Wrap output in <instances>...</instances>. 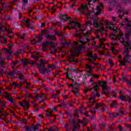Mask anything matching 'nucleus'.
<instances>
[{
  "mask_svg": "<svg viewBox=\"0 0 131 131\" xmlns=\"http://www.w3.org/2000/svg\"><path fill=\"white\" fill-rule=\"evenodd\" d=\"M26 97H27L28 98H33V97H32V95H31V94L29 93L26 94Z\"/></svg>",
  "mask_w": 131,
  "mask_h": 131,
  "instance_id": "5fc2aeb1",
  "label": "nucleus"
},
{
  "mask_svg": "<svg viewBox=\"0 0 131 131\" xmlns=\"http://www.w3.org/2000/svg\"><path fill=\"white\" fill-rule=\"evenodd\" d=\"M108 63H109L110 65H111V66H113V65H114L113 61H112V59H108Z\"/></svg>",
  "mask_w": 131,
  "mask_h": 131,
  "instance_id": "c03bdc74",
  "label": "nucleus"
},
{
  "mask_svg": "<svg viewBox=\"0 0 131 131\" xmlns=\"http://www.w3.org/2000/svg\"><path fill=\"white\" fill-rule=\"evenodd\" d=\"M123 23L127 22V24H121V26H125V29L126 30V33L125 34V38L126 40H124L123 36V33L120 31L119 33V35H115V38L117 40H119L120 38L123 39L122 43H125V50L123 53L124 57V61H128L130 59V55H129V51H131V41L129 40V37L131 35V29L128 30V29L131 27V21H129L128 18H125L123 20Z\"/></svg>",
  "mask_w": 131,
  "mask_h": 131,
  "instance_id": "f257e3e1",
  "label": "nucleus"
},
{
  "mask_svg": "<svg viewBox=\"0 0 131 131\" xmlns=\"http://www.w3.org/2000/svg\"><path fill=\"white\" fill-rule=\"evenodd\" d=\"M99 85H101V86H104L106 85V82H105V81L101 82V81H99Z\"/></svg>",
  "mask_w": 131,
  "mask_h": 131,
  "instance_id": "c9c22d12",
  "label": "nucleus"
},
{
  "mask_svg": "<svg viewBox=\"0 0 131 131\" xmlns=\"http://www.w3.org/2000/svg\"><path fill=\"white\" fill-rule=\"evenodd\" d=\"M26 5L27 4H23L22 6L21 9L23 11H25V10H26Z\"/></svg>",
  "mask_w": 131,
  "mask_h": 131,
  "instance_id": "09e8293b",
  "label": "nucleus"
},
{
  "mask_svg": "<svg viewBox=\"0 0 131 131\" xmlns=\"http://www.w3.org/2000/svg\"><path fill=\"white\" fill-rule=\"evenodd\" d=\"M66 78L69 79L70 80H72V82H74V79L70 78V77H69V75H67Z\"/></svg>",
  "mask_w": 131,
  "mask_h": 131,
  "instance_id": "a19ab883",
  "label": "nucleus"
},
{
  "mask_svg": "<svg viewBox=\"0 0 131 131\" xmlns=\"http://www.w3.org/2000/svg\"><path fill=\"white\" fill-rule=\"evenodd\" d=\"M65 113H66V114H67V115L68 116H72L71 113L70 112H69V111H66Z\"/></svg>",
  "mask_w": 131,
  "mask_h": 131,
  "instance_id": "8fccbe9b",
  "label": "nucleus"
},
{
  "mask_svg": "<svg viewBox=\"0 0 131 131\" xmlns=\"http://www.w3.org/2000/svg\"><path fill=\"white\" fill-rule=\"evenodd\" d=\"M103 106H104V104L103 103H97L95 108L96 109H99L100 107H102Z\"/></svg>",
  "mask_w": 131,
  "mask_h": 131,
  "instance_id": "2f4dec72",
  "label": "nucleus"
},
{
  "mask_svg": "<svg viewBox=\"0 0 131 131\" xmlns=\"http://www.w3.org/2000/svg\"><path fill=\"white\" fill-rule=\"evenodd\" d=\"M121 4L122 5H127V4H129V0H121Z\"/></svg>",
  "mask_w": 131,
  "mask_h": 131,
  "instance_id": "a878e982",
  "label": "nucleus"
},
{
  "mask_svg": "<svg viewBox=\"0 0 131 131\" xmlns=\"http://www.w3.org/2000/svg\"><path fill=\"white\" fill-rule=\"evenodd\" d=\"M108 29H111V30H114L115 28H114L113 26H110L108 27Z\"/></svg>",
  "mask_w": 131,
  "mask_h": 131,
  "instance_id": "052dcab7",
  "label": "nucleus"
},
{
  "mask_svg": "<svg viewBox=\"0 0 131 131\" xmlns=\"http://www.w3.org/2000/svg\"><path fill=\"white\" fill-rule=\"evenodd\" d=\"M18 62V60H16V61H12V65H17Z\"/></svg>",
  "mask_w": 131,
  "mask_h": 131,
  "instance_id": "4d7b16f0",
  "label": "nucleus"
},
{
  "mask_svg": "<svg viewBox=\"0 0 131 131\" xmlns=\"http://www.w3.org/2000/svg\"><path fill=\"white\" fill-rule=\"evenodd\" d=\"M86 68H87V69H90V70H92L93 66H90L89 64H86Z\"/></svg>",
  "mask_w": 131,
  "mask_h": 131,
  "instance_id": "ea45409f",
  "label": "nucleus"
},
{
  "mask_svg": "<svg viewBox=\"0 0 131 131\" xmlns=\"http://www.w3.org/2000/svg\"><path fill=\"white\" fill-rule=\"evenodd\" d=\"M88 61H95V60H96V58L94 57L93 56V57L88 58Z\"/></svg>",
  "mask_w": 131,
  "mask_h": 131,
  "instance_id": "37998d69",
  "label": "nucleus"
},
{
  "mask_svg": "<svg viewBox=\"0 0 131 131\" xmlns=\"http://www.w3.org/2000/svg\"><path fill=\"white\" fill-rule=\"evenodd\" d=\"M55 34L56 35H57V36H61V34L57 31L55 32Z\"/></svg>",
  "mask_w": 131,
  "mask_h": 131,
  "instance_id": "69168bd1",
  "label": "nucleus"
},
{
  "mask_svg": "<svg viewBox=\"0 0 131 131\" xmlns=\"http://www.w3.org/2000/svg\"><path fill=\"white\" fill-rule=\"evenodd\" d=\"M40 62L41 63V64H40L39 66V67H42L43 66V67H45V65H46V64H47V61H45L43 60V59H40Z\"/></svg>",
  "mask_w": 131,
  "mask_h": 131,
  "instance_id": "393cba45",
  "label": "nucleus"
},
{
  "mask_svg": "<svg viewBox=\"0 0 131 131\" xmlns=\"http://www.w3.org/2000/svg\"><path fill=\"white\" fill-rule=\"evenodd\" d=\"M21 121H22V122H24L25 124H27V120H26V119L24 118Z\"/></svg>",
  "mask_w": 131,
  "mask_h": 131,
  "instance_id": "49530a36",
  "label": "nucleus"
},
{
  "mask_svg": "<svg viewBox=\"0 0 131 131\" xmlns=\"http://www.w3.org/2000/svg\"><path fill=\"white\" fill-rule=\"evenodd\" d=\"M117 3V0H111L110 4L111 6H113L114 7L115 6V4Z\"/></svg>",
  "mask_w": 131,
  "mask_h": 131,
  "instance_id": "7c9ffc66",
  "label": "nucleus"
},
{
  "mask_svg": "<svg viewBox=\"0 0 131 131\" xmlns=\"http://www.w3.org/2000/svg\"><path fill=\"white\" fill-rule=\"evenodd\" d=\"M48 43H50V45H51V47H53V48H54V47H56V44L53 42H50L48 41H46L42 43L43 47H47Z\"/></svg>",
  "mask_w": 131,
  "mask_h": 131,
  "instance_id": "f3484780",
  "label": "nucleus"
},
{
  "mask_svg": "<svg viewBox=\"0 0 131 131\" xmlns=\"http://www.w3.org/2000/svg\"><path fill=\"white\" fill-rule=\"evenodd\" d=\"M75 51L76 53L79 56V54H80V51H81V46H78L77 47Z\"/></svg>",
  "mask_w": 131,
  "mask_h": 131,
  "instance_id": "5701e85b",
  "label": "nucleus"
},
{
  "mask_svg": "<svg viewBox=\"0 0 131 131\" xmlns=\"http://www.w3.org/2000/svg\"><path fill=\"white\" fill-rule=\"evenodd\" d=\"M79 128H80L79 125H78V124H76L75 126H74L72 128V130H73V131H75V130H76V129H79Z\"/></svg>",
  "mask_w": 131,
  "mask_h": 131,
  "instance_id": "b1692460",
  "label": "nucleus"
},
{
  "mask_svg": "<svg viewBox=\"0 0 131 131\" xmlns=\"http://www.w3.org/2000/svg\"><path fill=\"white\" fill-rule=\"evenodd\" d=\"M6 53L8 54V55H12V51L11 50H6Z\"/></svg>",
  "mask_w": 131,
  "mask_h": 131,
  "instance_id": "603ef678",
  "label": "nucleus"
},
{
  "mask_svg": "<svg viewBox=\"0 0 131 131\" xmlns=\"http://www.w3.org/2000/svg\"><path fill=\"white\" fill-rule=\"evenodd\" d=\"M6 98L9 101V102H10V103H11V104H14L15 106H17V102H16V100H13V98L10 97L9 95H7L6 96Z\"/></svg>",
  "mask_w": 131,
  "mask_h": 131,
  "instance_id": "9b49d317",
  "label": "nucleus"
},
{
  "mask_svg": "<svg viewBox=\"0 0 131 131\" xmlns=\"http://www.w3.org/2000/svg\"><path fill=\"white\" fill-rule=\"evenodd\" d=\"M10 16L9 15H6L4 17L5 20H6L7 21H10Z\"/></svg>",
  "mask_w": 131,
  "mask_h": 131,
  "instance_id": "79ce46f5",
  "label": "nucleus"
},
{
  "mask_svg": "<svg viewBox=\"0 0 131 131\" xmlns=\"http://www.w3.org/2000/svg\"><path fill=\"white\" fill-rule=\"evenodd\" d=\"M16 72V71H14V70H13L12 71H10L9 72H6L5 74V75H6V76H11V78H14V77H15V73Z\"/></svg>",
  "mask_w": 131,
  "mask_h": 131,
  "instance_id": "f8f14e48",
  "label": "nucleus"
},
{
  "mask_svg": "<svg viewBox=\"0 0 131 131\" xmlns=\"http://www.w3.org/2000/svg\"><path fill=\"white\" fill-rule=\"evenodd\" d=\"M23 4L24 5H27V4H28V0H23Z\"/></svg>",
  "mask_w": 131,
  "mask_h": 131,
  "instance_id": "864d4df0",
  "label": "nucleus"
},
{
  "mask_svg": "<svg viewBox=\"0 0 131 131\" xmlns=\"http://www.w3.org/2000/svg\"><path fill=\"white\" fill-rule=\"evenodd\" d=\"M46 38L50 39V40H56V37H55V35L48 34L46 36Z\"/></svg>",
  "mask_w": 131,
  "mask_h": 131,
  "instance_id": "a211bd4d",
  "label": "nucleus"
},
{
  "mask_svg": "<svg viewBox=\"0 0 131 131\" xmlns=\"http://www.w3.org/2000/svg\"><path fill=\"white\" fill-rule=\"evenodd\" d=\"M118 17L120 19H122V16L124 15H128V11L125 10L123 11L122 9H119L118 11Z\"/></svg>",
  "mask_w": 131,
  "mask_h": 131,
  "instance_id": "0eeeda50",
  "label": "nucleus"
},
{
  "mask_svg": "<svg viewBox=\"0 0 131 131\" xmlns=\"http://www.w3.org/2000/svg\"><path fill=\"white\" fill-rule=\"evenodd\" d=\"M75 122H76L75 119H72L70 120V123L71 124H75Z\"/></svg>",
  "mask_w": 131,
  "mask_h": 131,
  "instance_id": "4c0bfd02",
  "label": "nucleus"
},
{
  "mask_svg": "<svg viewBox=\"0 0 131 131\" xmlns=\"http://www.w3.org/2000/svg\"><path fill=\"white\" fill-rule=\"evenodd\" d=\"M120 100L121 101H124V102H129V103H131V97L129 95H125V96H121L120 95Z\"/></svg>",
  "mask_w": 131,
  "mask_h": 131,
  "instance_id": "423d86ee",
  "label": "nucleus"
},
{
  "mask_svg": "<svg viewBox=\"0 0 131 131\" xmlns=\"http://www.w3.org/2000/svg\"><path fill=\"white\" fill-rule=\"evenodd\" d=\"M6 103L5 102V101L3 103L1 104V108L2 109V110H3L4 109V108H6V107H7V105H6Z\"/></svg>",
  "mask_w": 131,
  "mask_h": 131,
  "instance_id": "473e14b6",
  "label": "nucleus"
},
{
  "mask_svg": "<svg viewBox=\"0 0 131 131\" xmlns=\"http://www.w3.org/2000/svg\"><path fill=\"white\" fill-rule=\"evenodd\" d=\"M96 97H98V98H101V94H99L98 93L93 94V96H91L89 99L90 101L92 100H95L96 99Z\"/></svg>",
  "mask_w": 131,
  "mask_h": 131,
  "instance_id": "6ab92c4d",
  "label": "nucleus"
},
{
  "mask_svg": "<svg viewBox=\"0 0 131 131\" xmlns=\"http://www.w3.org/2000/svg\"><path fill=\"white\" fill-rule=\"evenodd\" d=\"M92 76H93V77H95V78H99V76H98V75H92Z\"/></svg>",
  "mask_w": 131,
  "mask_h": 131,
  "instance_id": "774afa93",
  "label": "nucleus"
},
{
  "mask_svg": "<svg viewBox=\"0 0 131 131\" xmlns=\"http://www.w3.org/2000/svg\"><path fill=\"white\" fill-rule=\"evenodd\" d=\"M15 71V72L14 73V75L16 74V75H19L20 76V74H22L21 73H20L19 71H18L16 70H14Z\"/></svg>",
  "mask_w": 131,
  "mask_h": 131,
  "instance_id": "a18cd8bd",
  "label": "nucleus"
},
{
  "mask_svg": "<svg viewBox=\"0 0 131 131\" xmlns=\"http://www.w3.org/2000/svg\"><path fill=\"white\" fill-rule=\"evenodd\" d=\"M40 127V124H36V125L33 124V130H38V128Z\"/></svg>",
  "mask_w": 131,
  "mask_h": 131,
  "instance_id": "4be33fe9",
  "label": "nucleus"
},
{
  "mask_svg": "<svg viewBox=\"0 0 131 131\" xmlns=\"http://www.w3.org/2000/svg\"><path fill=\"white\" fill-rule=\"evenodd\" d=\"M88 55H89V56L90 57V58H92V57H93L94 56L93 55V54H92V53H91V52H89V53H88Z\"/></svg>",
  "mask_w": 131,
  "mask_h": 131,
  "instance_id": "680f3d73",
  "label": "nucleus"
},
{
  "mask_svg": "<svg viewBox=\"0 0 131 131\" xmlns=\"http://www.w3.org/2000/svg\"><path fill=\"white\" fill-rule=\"evenodd\" d=\"M101 8H103V4H100L99 5H97L96 8L97 12H98L99 13H101V12L102 11Z\"/></svg>",
  "mask_w": 131,
  "mask_h": 131,
  "instance_id": "aec40b11",
  "label": "nucleus"
},
{
  "mask_svg": "<svg viewBox=\"0 0 131 131\" xmlns=\"http://www.w3.org/2000/svg\"><path fill=\"white\" fill-rule=\"evenodd\" d=\"M46 129H47L48 131H58V128L56 126L44 128V131H45Z\"/></svg>",
  "mask_w": 131,
  "mask_h": 131,
  "instance_id": "dca6fc26",
  "label": "nucleus"
},
{
  "mask_svg": "<svg viewBox=\"0 0 131 131\" xmlns=\"http://www.w3.org/2000/svg\"><path fill=\"white\" fill-rule=\"evenodd\" d=\"M93 23L92 22V21H87L86 23V25L87 26H91V25H95L96 26V27H99V24L98 23V18L93 19Z\"/></svg>",
  "mask_w": 131,
  "mask_h": 131,
  "instance_id": "6e6552de",
  "label": "nucleus"
},
{
  "mask_svg": "<svg viewBox=\"0 0 131 131\" xmlns=\"http://www.w3.org/2000/svg\"><path fill=\"white\" fill-rule=\"evenodd\" d=\"M48 32V30H45L42 31L41 34H39L36 36V39H33V40L35 41V43H38V42H41L42 39H43V35Z\"/></svg>",
  "mask_w": 131,
  "mask_h": 131,
  "instance_id": "20e7f679",
  "label": "nucleus"
},
{
  "mask_svg": "<svg viewBox=\"0 0 131 131\" xmlns=\"http://www.w3.org/2000/svg\"><path fill=\"white\" fill-rule=\"evenodd\" d=\"M30 60L28 59L24 58L21 60V63L24 66H27L29 64Z\"/></svg>",
  "mask_w": 131,
  "mask_h": 131,
  "instance_id": "4468645a",
  "label": "nucleus"
},
{
  "mask_svg": "<svg viewBox=\"0 0 131 131\" xmlns=\"http://www.w3.org/2000/svg\"><path fill=\"white\" fill-rule=\"evenodd\" d=\"M52 98L54 99V100H56V99H57V95L53 93L52 95Z\"/></svg>",
  "mask_w": 131,
  "mask_h": 131,
  "instance_id": "3c124183",
  "label": "nucleus"
},
{
  "mask_svg": "<svg viewBox=\"0 0 131 131\" xmlns=\"http://www.w3.org/2000/svg\"><path fill=\"white\" fill-rule=\"evenodd\" d=\"M24 106H23V108H24L25 109H26V110H28V109H29V104H28V102L27 101H26V100H24Z\"/></svg>",
  "mask_w": 131,
  "mask_h": 131,
  "instance_id": "412c9836",
  "label": "nucleus"
},
{
  "mask_svg": "<svg viewBox=\"0 0 131 131\" xmlns=\"http://www.w3.org/2000/svg\"><path fill=\"white\" fill-rule=\"evenodd\" d=\"M25 128L26 131H32V130H33L32 128L30 126H25Z\"/></svg>",
  "mask_w": 131,
  "mask_h": 131,
  "instance_id": "72a5a7b5",
  "label": "nucleus"
},
{
  "mask_svg": "<svg viewBox=\"0 0 131 131\" xmlns=\"http://www.w3.org/2000/svg\"><path fill=\"white\" fill-rule=\"evenodd\" d=\"M120 80H122V81H126H126H127V80H126V79L124 77H123V78H120L119 79Z\"/></svg>",
  "mask_w": 131,
  "mask_h": 131,
  "instance_id": "bf43d9fd",
  "label": "nucleus"
},
{
  "mask_svg": "<svg viewBox=\"0 0 131 131\" xmlns=\"http://www.w3.org/2000/svg\"><path fill=\"white\" fill-rule=\"evenodd\" d=\"M119 116L118 113H116V114L113 113L111 114L110 117H111V118H115V117H117V116Z\"/></svg>",
  "mask_w": 131,
  "mask_h": 131,
  "instance_id": "c756f323",
  "label": "nucleus"
},
{
  "mask_svg": "<svg viewBox=\"0 0 131 131\" xmlns=\"http://www.w3.org/2000/svg\"><path fill=\"white\" fill-rule=\"evenodd\" d=\"M22 77H23V75L20 74V76L18 78V80L20 81L21 84H24V83H26V80L23 79Z\"/></svg>",
  "mask_w": 131,
  "mask_h": 131,
  "instance_id": "2eb2a0df",
  "label": "nucleus"
},
{
  "mask_svg": "<svg viewBox=\"0 0 131 131\" xmlns=\"http://www.w3.org/2000/svg\"><path fill=\"white\" fill-rule=\"evenodd\" d=\"M125 126H126L127 127H128V128L131 127V125H129V124H127V123H125Z\"/></svg>",
  "mask_w": 131,
  "mask_h": 131,
  "instance_id": "338daca9",
  "label": "nucleus"
},
{
  "mask_svg": "<svg viewBox=\"0 0 131 131\" xmlns=\"http://www.w3.org/2000/svg\"><path fill=\"white\" fill-rule=\"evenodd\" d=\"M25 39V38H24V36L22 35L20 37V40H24Z\"/></svg>",
  "mask_w": 131,
  "mask_h": 131,
  "instance_id": "e2e57ef3",
  "label": "nucleus"
},
{
  "mask_svg": "<svg viewBox=\"0 0 131 131\" xmlns=\"http://www.w3.org/2000/svg\"><path fill=\"white\" fill-rule=\"evenodd\" d=\"M2 25L0 26V31L1 32H5V30L6 31H8V33H11V31L8 30V28L5 27V26L3 25V23H1ZM3 28H4L5 30H3Z\"/></svg>",
  "mask_w": 131,
  "mask_h": 131,
  "instance_id": "ddd939ff",
  "label": "nucleus"
},
{
  "mask_svg": "<svg viewBox=\"0 0 131 131\" xmlns=\"http://www.w3.org/2000/svg\"><path fill=\"white\" fill-rule=\"evenodd\" d=\"M59 19L60 20H62V21H63V22H66L67 20H70V24L72 26V27H68L69 29H75L77 27H78L79 28V31L78 30L76 31V35L75 37L77 38H83L84 37H90V35L91 34V31H87L86 33H83L84 31H85L86 30V27H84L83 29L80 28V25L79 23H77L75 20H73L71 19V18L70 17H69L67 14H62L60 15ZM81 33L82 35H81Z\"/></svg>",
  "mask_w": 131,
  "mask_h": 131,
  "instance_id": "f03ea898",
  "label": "nucleus"
},
{
  "mask_svg": "<svg viewBox=\"0 0 131 131\" xmlns=\"http://www.w3.org/2000/svg\"><path fill=\"white\" fill-rule=\"evenodd\" d=\"M74 114H73V116H74V117H77L78 118H79V115H78V114H77V113L78 112V110H75L74 111Z\"/></svg>",
  "mask_w": 131,
  "mask_h": 131,
  "instance_id": "cd10ccee",
  "label": "nucleus"
},
{
  "mask_svg": "<svg viewBox=\"0 0 131 131\" xmlns=\"http://www.w3.org/2000/svg\"><path fill=\"white\" fill-rule=\"evenodd\" d=\"M12 85H14L15 88H21V85L18 84L16 82H13L12 83Z\"/></svg>",
  "mask_w": 131,
  "mask_h": 131,
  "instance_id": "e433bc0d",
  "label": "nucleus"
},
{
  "mask_svg": "<svg viewBox=\"0 0 131 131\" xmlns=\"http://www.w3.org/2000/svg\"><path fill=\"white\" fill-rule=\"evenodd\" d=\"M117 105V104H116V102L113 100L112 102V104L110 105L111 108H113V107H115V108H116Z\"/></svg>",
  "mask_w": 131,
  "mask_h": 131,
  "instance_id": "bb28decb",
  "label": "nucleus"
},
{
  "mask_svg": "<svg viewBox=\"0 0 131 131\" xmlns=\"http://www.w3.org/2000/svg\"><path fill=\"white\" fill-rule=\"evenodd\" d=\"M38 68L40 74H45L48 73V72H50V70L47 68H45L43 66H42V67H38Z\"/></svg>",
  "mask_w": 131,
  "mask_h": 131,
  "instance_id": "1a4fd4ad",
  "label": "nucleus"
},
{
  "mask_svg": "<svg viewBox=\"0 0 131 131\" xmlns=\"http://www.w3.org/2000/svg\"><path fill=\"white\" fill-rule=\"evenodd\" d=\"M74 83V90L72 91V93L74 94L76 96H78V92H79V83H77V80H74V82H72Z\"/></svg>",
  "mask_w": 131,
  "mask_h": 131,
  "instance_id": "39448f33",
  "label": "nucleus"
},
{
  "mask_svg": "<svg viewBox=\"0 0 131 131\" xmlns=\"http://www.w3.org/2000/svg\"><path fill=\"white\" fill-rule=\"evenodd\" d=\"M0 62H1V65H3L4 63H5L4 62V60H3V58H2V57H0Z\"/></svg>",
  "mask_w": 131,
  "mask_h": 131,
  "instance_id": "13d9d810",
  "label": "nucleus"
},
{
  "mask_svg": "<svg viewBox=\"0 0 131 131\" xmlns=\"http://www.w3.org/2000/svg\"><path fill=\"white\" fill-rule=\"evenodd\" d=\"M29 64H31L33 66H34L37 64V61L36 60H34V61L30 60Z\"/></svg>",
  "mask_w": 131,
  "mask_h": 131,
  "instance_id": "f704fd0d",
  "label": "nucleus"
},
{
  "mask_svg": "<svg viewBox=\"0 0 131 131\" xmlns=\"http://www.w3.org/2000/svg\"><path fill=\"white\" fill-rule=\"evenodd\" d=\"M3 68H5V67H2V68L0 69V74H4L6 73H5V71L3 69Z\"/></svg>",
  "mask_w": 131,
  "mask_h": 131,
  "instance_id": "58836bf2",
  "label": "nucleus"
},
{
  "mask_svg": "<svg viewBox=\"0 0 131 131\" xmlns=\"http://www.w3.org/2000/svg\"><path fill=\"white\" fill-rule=\"evenodd\" d=\"M70 62L71 63H76V61L73 59V58H71V60H70Z\"/></svg>",
  "mask_w": 131,
  "mask_h": 131,
  "instance_id": "6e6d98bb",
  "label": "nucleus"
},
{
  "mask_svg": "<svg viewBox=\"0 0 131 131\" xmlns=\"http://www.w3.org/2000/svg\"><path fill=\"white\" fill-rule=\"evenodd\" d=\"M38 116L39 118H44L45 117L42 114H39Z\"/></svg>",
  "mask_w": 131,
  "mask_h": 131,
  "instance_id": "0e129e2a",
  "label": "nucleus"
},
{
  "mask_svg": "<svg viewBox=\"0 0 131 131\" xmlns=\"http://www.w3.org/2000/svg\"><path fill=\"white\" fill-rule=\"evenodd\" d=\"M45 112L46 113V115H47V117H50L51 116H53V114H52V112L46 111Z\"/></svg>",
  "mask_w": 131,
  "mask_h": 131,
  "instance_id": "c85d7f7f",
  "label": "nucleus"
},
{
  "mask_svg": "<svg viewBox=\"0 0 131 131\" xmlns=\"http://www.w3.org/2000/svg\"><path fill=\"white\" fill-rule=\"evenodd\" d=\"M91 86H93V89H94V92L95 93H93V95H94V94H98L99 92V86H98V83L96 82H93Z\"/></svg>",
  "mask_w": 131,
  "mask_h": 131,
  "instance_id": "9d476101",
  "label": "nucleus"
},
{
  "mask_svg": "<svg viewBox=\"0 0 131 131\" xmlns=\"http://www.w3.org/2000/svg\"><path fill=\"white\" fill-rule=\"evenodd\" d=\"M94 2L96 3L97 0H86L87 4L86 6L82 5L80 8H78L77 10H75L74 11L76 12V14H79V15H85L88 17L91 16V12L89 11L88 13H85V10H89L90 8L94 10L95 9V6L92 2Z\"/></svg>",
  "mask_w": 131,
  "mask_h": 131,
  "instance_id": "7ed1b4c3",
  "label": "nucleus"
},
{
  "mask_svg": "<svg viewBox=\"0 0 131 131\" xmlns=\"http://www.w3.org/2000/svg\"><path fill=\"white\" fill-rule=\"evenodd\" d=\"M87 41H90V39L89 38H86L85 41L80 40V42L82 43L87 42Z\"/></svg>",
  "mask_w": 131,
  "mask_h": 131,
  "instance_id": "de8ad7c7",
  "label": "nucleus"
}]
</instances>
